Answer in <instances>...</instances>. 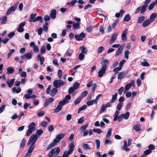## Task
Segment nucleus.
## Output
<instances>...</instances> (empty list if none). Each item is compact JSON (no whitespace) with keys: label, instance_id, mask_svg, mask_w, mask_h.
<instances>
[{"label":"nucleus","instance_id":"bb28decb","mask_svg":"<svg viewBox=\"0 0 157 157\" xmlns=\"http://www.w3.org/2000/svg\"><path fill=\"white\" fill-rule=\"evenodd\" d=\"M12 92L13 93H19L21 91V89L20 88H19L17 89H16V87H14L12 89Z\"/></svg>","mask_w":157,"mask_h":157},{"label":"nucleus","instance_id":"a19ab883","mask_svg":"<svg viewBox=\"0 0 157 157\" xmlns=\"http://www.w3.org/2000/svg\"><path fill=\"white\" fill-rule=\"evenodd\" d=\"M56 144V143L54 142V141L51 144L47 147V150H48L51 148L53 147L54 146H55L56 145L55 144Z\"/></svg>","mask_w":157,"mask_h":157},{"label":"nucleus","instance_id":"9b49d317","mask_svg":"<svg viewBox=\"0 0 157 157\" xmlns=\"http://www.w3.org/2000/svg\"><path fill=\"white\" fill-rule=\"evenodd\" d=\"M85 35L82 32L79 35H76L75 36V38L78 41L82 40L85 37Z\"/></svg>","mask_w":157,"mask_h":157},{"label":"nucleus","instance_id":"b1692460","mask_svg":"<svg viewBox=\"0 0 157 157\" xmlns=\"http://www.w3.org/2000/svg\"><path fill=\"white\" fill-rule=\"evenodd\" d=\"M151 22L149 19L145 20L143 23V26L145 27L150 24Z\"/></svg>","mask_w":157,"mask_h":157},{"label":"nucleus","instance_id":"9d476101","mask_svg":"<svg viewBox=\"0 0 157 157\" xmlns=\"http://www.w3.org/2000/svg\"><path fill=\"white\" fill-rule=\"evenodd\" d=\"M54 101V99L53 98H50L45 100L44 104V107H47L48 105L51 104Z\"/></svg>","mask_w":157,"mask_h":157},{"label":"nucleus","instance_id":"e2e57ef3","mask_svg":"<svg viewBox=\"0 0 157 157\" xmlns=\"http://www.w3.org/2000/svg\"><path fill=\"white\" fill-rule=\"evenodd\" d=\"M123 103H119L117 105V109L118 110H120L121 109Z\"/></svg>","mask_w":157,"mask_h":157},{"label":"nucleus","instance_id":"09e8293b","mask_svg":"<svg viewBox=\"0 0 157 157\" xmlns=\"http://www.w3.org/2000/svg\"><path fill=\"white\" fill-rule=\"evenodd\" d=\"M25 144V138H23L21 141V143L20 144V146L23 148L24 147Z\"/></svg>","mask_w":157,"mask_h":157},{"label":"nucleus","instance_id":"603ef678","mask_svg":"<svg viewBox=\"0 0 157 157\" xmlns=\"http://www.w3.org/2000/svg\"><path fill=\"white\" fill-rule=\"evenodd\" d=\"M121 69V67H117L115 68L113 70V71L114 72H115L116 73H118V71H120Z\"/></svg>","mask_w":157,"mask_h":157},{"label":"nucleus","instance_id":"1a4fd4ad","mask_svg":"<svg viewBox=\"0 0 157 157\" xmlns=\"http://www.w3.org/2000/svg\"><path fill=\"white\" fill-rule=\"evenodd\" d=\"M65 105V103L63 101H60L56 108L55 109L54 112L57 113L60 111L62 109V106Z\"/></svg>","mask_w":157,"mask_h":157},{"label":"nucleus","instance_id":"2eb2a0df","mask_svg":"<svg viewBox=\"0 0 157 157\" xmlns=\"http://www.w3.org/2000/svg\"><path fill=\"white\" fill-rule=\"evenodd\" d=\"M40 21V22L42 23L43 22V20L41 16H38L36 18L34 19V20H29L30 22H34L36 21Z\"/></svg>","mask_w":157,"mask_h":157},{"label":"nucleus","instance_id":"f8f14e48","mask_svg":"<svg viewBox=\"0 0 157 157\" xmlns=\"http://www.w3.org/2000/svg\"><path fill=\"white\" fill-rule=\"evenodd\" d=\"M25 22H23L20 24L19 27L17 29V30L18 32L21 33L24 31V29L23 27L25 25Z\"/></svg>","mask_w":157,"mask_h":157},{"label":"nucleus","instance_id":"423d86ee","mask_svg":"<svg viewBox=\"0 0 157 157\" xmlns=\"http://www.w3.org/2000/svg\"><path fill=\"white\" fill-rule=\"evenodd\" d=\"M65 135V133H61L58 134L56 136V137L54 139V142L57 143L59 142L60 140L64 137Z\"/></svg>","mask_w":157,"mask_h":157},{"label":"nucleus","instance_id":"49530a36","mask_svg":"<svg viewBox=\"0 0 157 157\" xmlns=\"http://www.w3.org/2000/svg\"><path fill=\"white\" fill-rule=\"evenodd\" d=\"M95 142L97 146L96 148L98 149L100 147V141L96 139L95 140Z\"/></svg>","mask_w":157,"mask_h":157},{"label":"nucleus","instance_id":"393cba45","mask_svg":"<svg viewBox=\"0 0 157 157\" xmlns=\"http://www.w3.org/2000/svg\"><path fill=\"white\" fill-rule=\"evenodd\" d=\"M133 129L136 132H138L141 130V128L140 124H136L133 128Z\"/></svg>","mask_w":157,"mask_h":157},{"label":"nucleus","instance_id":"f257e3e1","mask_svg":"<svg viewBox=\"0 0 157 157\" xmlns=\"http://www.w3.org/2000/svg\"><path fill=\"white\" fill-rule=\"evenodd\" d=\"M108 63V61L106 59H104L101 62V64L103 65V66L101 67V70H99L98 72V76L99 77H102L103 75L105 73L107 64Z\"/></svg>","mask_w":157,"mask_h":157},{"label":"nucleus","instance_id":"4468645a","mask_svg":"<svg viewBox=\"0 0 157 157\" xmlns=\"http://www.w3.org/2000/svg\"><path fill=\"white\" fill-rule=\"evenodd\" d=\"M124 46H121L119 47L116 52L115 56H119L122 52Z\"/></svg>","mask_w":157,"mask_h":157},{"label":"nucleus","instance_id":"338daca9","mask_svg":"<svg viewBox=\"0 0 157 157\" xmlns=\"http://www.w3.org/2000/svg\"><path fill=\"white\" fill-rule=\"evenodd\" d=\"M84 121V118L83 117H81V118L78 120V124H82Z\"/></svg>","mask_w":157,"mask_h":157},{"label":"nucleus","instance_id":"c85d7f7f","mask_svg":"<svg viewBox=\"0 0 157 157\" xmlns=\"http://www.w3.org/2000/svg\"><path fill=\"white\" fill-rule=\"evenodd\" d=\"M122 116V117H123V118L125 120H127L129 117V116L130 113L128 112H127L125 114H121Z\"/></svg>","mask_w":157,"mask_h":157},{"label":"nucleus","instance_id":"3c124183","mask_svg":"<svg viewBox=\"0 0 157 157\" xmlns=\"http://www.w3.org/2000/svg\"><path fill=\"white\" fill-rule=\"evenodd\" d=\"M88 125L87 124L85 125H82L80 128V130L82 131L85 130L86 128L88 127Z\"/></svg>","mask_w":157,"mask_h":157},{"label":"nucleus","instance_id":"473e14b6","mask_svg":"<svg viewBox=\"0 0 157 157\" xmlns=\"http://www.w3.org/2000/svg\"><path fill=\"white\" fill-rule=\"evenodd\" d=\"M124 11L121 10H120L119 13H117L115 14V17H118L121 15L122 16L124 13Z\"/></svg>","mask_w":157,"mask_h":157},{"label":"nucleus","instance_id":"dca6fc26","mask_svg":"<svg viewBox=\"0 0 157 157\" xmlns=\"http://www.w3.org/2000/svg\"><path fill=\"white\" fill-rule=\"evenodd\" d=\"M57 88L56 87L52 89L50 92V94L52 97L54 96L58 92Z\"/></svg>","mask_w":157,"mask_h":157},{"label":"nucleus","instance_id":"8fccbe9b","mask_svg":"<svg viewBox=\"0 0 157 157\" xmlns=\"http://www.w3.org/2000/svg\"><path fill=\"white\" fill-rule=\"evenodd\" d=\"M48 129L50 132H52L54 129V128L52 125H50L48 128Z\"/></svg>","mask_w":157,"mask_h":157},{"label":"nucleus","instance_id":"6e6d98bb","mask_svg":"<svg viewBox=\"0 0 157 157\" xmlns=\"http://www.w3.org/2000/svg\"><path fill=\"white\" fill-rule=\"evenodd\" d=\"M155 2H152L149 6L148 7V9L149 10H151L154 7V6L155 5Z\"/></svg>","mask_w":157,"mask_h":157},{"label":"nucleus","instance_id":"c756f323","mask_svg":"<svg viewBox=\"0 0 157 157\" xmlns=\"http://www.w3.org/2000/svg\"><path fill=\"white\" fill-rule=\"evenodd\" d=\"M117 94V93H116L112 96V98L111 101V103H113L116 101Z\"/></svg>","mask_w":157,"mask_h":157},{"label":"nucleus","instance_id":"a18cd8bd","mask_svg":"<svg viewBox=\"0 0 157 157\" xmlns=\"http://www.w3.org/2000/svg\"><path fill=\"white\" fill-rule=\"evenodd\" d=\"M111 131H112V128H110L109 129L108 131V132L106 134V137L107 138H108L111 135Z\"/></svg>","mask_w":157,"mask_h":157},{"label":"nucleus","instance_id":"6e6552de","mask_svg":"<svg viewBox=\"0 0 157 157\" xmlns=\"http://www.w3.org/2000/svg\"><path fill=\"white\" fill-rule=\"evenodd\" d=\"M146 5H143L142 6H140L138 7L135 13V14L140 12L141 13H144L146 10Z\"/></svg>","mask_w":157,"mask_h":157},{"label":"nucleus","instance_id":"e433bc0d","mask_svg":"<svg viewBox=\"0 0 157 157\" xmlns=\"http://www.w3.org/2000/svg\"><path fill=\"white\" fill-rule=\"evenodd\" d=\"M124 73L123 72H121V73H120L118 75V79H121L123 78L124 77Z\"/></svg>","mask_w":157,"mask_h":157},{"label":"nucleus","instance_id":"6ab92c4d","mask_svg":"<svg viewBox=\"0 0 157 157\" xmlns=\"http://www.w3.org/2000/svg\"><path fill=\"white\" fill-rule=\"evenodd\" d=\"M34 149L31 147H29L27 152L25 154L24 157H30L31 155V153L32 152Z\"/></svg>","mask_w":157,"mask_h":157},{"label":"nucleus","instance_id":"cd10ccee","mask_svg":"<svg viewBox=\"0 0 157 157\" xmlns=\"http://www.w3.org/2000/svg\"><path fill=\"white\" fill-rule=\"evenodd\" d=\"M7 72L8 74H11L13 73L14 71V69L10 67H7Z\"/></svg>","mask_w":157,"mask_h":157},{"label":"nucleus","instance_id":"412c9836","mask_svg":"<svg viewBox=\"0 0 157 157\" xmlns=\"http://www.w3.org/2000/svg\"><path fill=\"white\" fill-rule=\"evenodd\" d=\"M15 79H12L10 81L8 80L6 82V83L8 85L9 87H11L13 86L14 84Z\"/></svg>","mask_w":157,"mask_h":157},{"label":"nucleus","instance_id":"72a5a7b5","mask_svg":"<svg viewBox=\"0 0 157 157\" xmlns=\"http://www.w3.org/2000/svg\"><path fill=\"white\" fill-rule=\"evenodd\" d=\"M87 107V106L86 105H84L81 107H80L78 110V113H79L82 110H83L85 109Z\"/></svg>","mask_w":157,"mask_h":157},{"label":"nucleus","instance_id":"a878e982","mask_svg":"<svg viewBox=\"0 0 157 157\" xmlns=\"http://www.w3.org/2000/svg\"><path fill=\"white\" fill-rule=\"evenodd\" d=\"M157 14L155 13H152L151 15L150 18V20L151 22L153 21L155 19V17L157 16Z\"/></svg>","mask_w":157,"mask_h":157},{"label":"nucleus","instance_id":"a211bd4d","mask_svg":"<svg viewBox=\"0 0 157 157\" xmlns=\"http://www.w3.org/2000/svg\"><path fill=\"white\" fill-rule=\"evenodd\" d=\"M16 6H12L10 7L7 12L6 15H8L10 14L12 11H14L16 9Z\"/></svg>","mask_w":157,"mask_h":157},{"label":"nucleus","instance_id":"5fc2aeb1","mask_svg":"<svg viewBox=\"0 0 157 157\" xmlns=\"http://www.w3.org/2000/svg\"><path fill=\"white\" fill-rule=\"evenodd\" d=\"M55 149H52L51 150L50 152L49 153L48 155L50 154V155H49L48 157H53L52 155L54 154L55 152Z\"/></svg>","mask_w":157,"mask_h":157},{"label":"nucleus","instance_id":"7c9ffc66","mask_svg":"<svg viewBox=\"0 0 157 157\" xmlns=\"http://www.w3.org/2000/svg\"><path fill=\"white\" fill-rule=\"evenodd\" d=\"M73 27L74 29H79L80 27L79 23L77 22L74 23L73 25Z\"/></svg>","mask_w":157,"mask_h":157},{"label":"nucleus","instance_id":"f704fd0d","mask_svg":"<svg viewBox=\"0 0 157 157\" xmlns=\"http://www.w3.org/2000/svg\"><path fill=\"white\" fill-rule=\"evenodd\" d=\"M131 17L129 14H127L124 18V21H128L130 20Z\"/></svg>","mask_w":157,"mask_h":157},{"label":"nucleus","instance_id":"4c0bfd02","mask_svg":"<svg viewBox=\"0 0 157 157\" xmlns=\"http://www.w3.org/2000/svg\"><path fill=\"white\" fill-rule=\"evenodd\" d=\"M145 18L144 16H142L139 17L138 20V22L139 23H141L145 19Z\"/></svg>","mask_w":157,"mask_h":157},{"label":"nucleus","instance_id":"de8ad7c7","mask_svg":"<svg viewBox=\"0 0 157 157\" xmlns=\"http://www.w3.org/2000/svg\"><path fill=\"white\" fill-rule=\"evenodd\" d=\"M93 132L98 134H100L102 132L101 129L98 128H94L93 129Z\"/></svg>","mask_w":157,"mask_h":157},{"label":"nucleus","instance_id":"13d9d810","mask_svg":"<svg viewBox=\"0 0 157 157\" xmlns=\"http://www.w3.org/2000/svg\"><path fill=\"white\" fill-rule=\"evenodd\" d=\"M124 88L123 86L121 87L118 90V91L119 93V94L120 95H121L122 94V93L124 90Z\"/></svg>","mask_w":157,"mask_h":157},{"label":"nucleus","instance_id":"aec40b11","mask_svg":"<svg viewBox=\"0 0 157 157\" xmlns=\"http://www.w3.org/2000/svg\"><path fill=\"white\" fill-rule=\"evenodd\" d=\"M117 36V34H114L112 35L111 39L109 40V44H112L116 40Z\"/></svg>","mask_w":157,"mask_h":157},{"label":"nucleus","instance_id":"ddd939ff","mask_svg":"<svg viewBox=\"0 0 157 157\" xmlns=\"http://www.w3.org/2000/svg\"><path fill=\"white\" fill-rule=\"evenodd\" d=\"M127 29H125L123 31L121 35V39L123 41H126L127 40L126 34L127 33Z\"/></svg>","mask_w":157,"mask_h":157},{"label":"nucleus","instance_id":"864d4df0","mask_svg":"<svg viewBox=\"0 0 157 157\" xmlns=\"http://www.w3.org/2000/svg\"><path fill=\"white\" fill-rule=\"evenodd\" d=\"M129 53V51L128 50H127L124 52V56L125 58L128 59V55Z\"/></svg>","mask_w":157,"mask_h":157},{"label":"nucleus","instance_id":"39448f33","mask_svg":"<svg viewBox=\"0 0 157 157\" xmlns=\"http://www.w3.org/2000/svg\"><path fill=\"white\" fill-rule=\"evenodd\" d=\"M64 83H66L65 82L61 80H55L53 82V86L58 88Z\"/></svg>","mask_w":157,"mask_h":157},{"label":"nucleus","instance_id":"c9c22d12","mask_svg":"<svg viewBox=\"0 0 157 157\" xmlns=\"http://www.w3.org/2000/svg\"><path fill=\"white\" fill-rule=\"evenodd\" d=\"M85 57V55L82 53H81L79 54L78 56V59L82 61L83 60Z\"/></svg>","mask_w":157,"mask_h":157},{"label":"nucleus","instance_id":"680f3d73","mask_svg":"<svg viewBox=\"0 0 157 157\" xmlns=\"http://www.w3.org/2000/svg\"><path fill=\"white\" fill-rule=\"evenodd\" d=\"M75 90L72 86L68 90V93L69 94H71L72 92H74Z\"/></svg>","mask_w":157,"mask_h":157},{"label":"nucleus","instance_id":"f03ea898","mask_svg":"<svg viewBox=\"0 0 157 157\" xmlns=\"http://www.w3.org/2000/svg\"><path fill=\"white\" fill-rule=\"evenodd\" d=\"M38 138L37 135H32L30 137L29 141L27 143V145L31 144L30 147L34 149L35 144Z\"/></svg>","mask_w":157,"mask_h":157},{"label":"nucleus","instance_id":"4be33fe9","mask_svg":"<svg viewBox=\"0 0 157 157\" xmlns=\"http://www.w3.org/2000/svg\"><path fill=\"white\" fill-rule=\"evenodd\" d=\"M98 103V101H96V100H92L90 101H88L86 103V104L88 106H90L94 103H95L97 104Z\"/></svg>","mask_w":157,"mask_h":157},{"label":"nucleus","instance_id":"4d7b16f0","mask_svg":"<svg viewBox=\"0 0 157 157\" xmlns=\"http://www.w3.org/2000/svg\"><path fill=\"white\" fill-rule=\"evenodd\" d=\"M15 52V50L14 49H12L10 50V52L8 53L7 54V56L9 58Z\"/></svg>","mask_w":157,"mask_h":157},{"label":"nucleus","instance_id":"69168bd1","mask_svg":"<svg viewBox=\"0 0 157 157\" xmlns=\"http://www.w3.org/2000/svg\"><path fill=\"white\" fill-rule=\"evenodd\" d=\"M79 84L78 82H75L74 84L72 87L75 89V90H77L78 87V86H79Z\"/></svg>","mask_w":157,"mask_h":157},{"label":"nucleus","instance_id":"20e7f679","mask_svg":"<svg viewBox=\"0 0 157 157\" xmlns=\"http://www.w3.org/2000/svg\"><path fill=\"white\" fill-rule=\"evenodd\" d=\"M35 124L34 122L31 123L29 126V129L28 130L26 136H29L35 130Z\"/></svg>","mask_w":157,"mask_h":157},{"label":"nucleus","instance_id":"58836bf2","mask_svg":"<svg viewBox=\"0 0 157 157\" xmlns=\"http://www.w3.org/2000/svg\"><path fill=\"white\" fill-rule=\"evenodd\" d=\"M88 94V91L85 90L83 91L82 93H81V95L80 96V97H81V98H84L86 97Z\"/></svg>","mask_w":157,"mask_h":157},{"label":"nucleus","instance_id":"2f4dec72","mask_svg":"<svg viewBox=\"0 0 157 157\" xmlns=\"http://www.w3.org/2000/svg\"><path fill=\"white\" fill-rule=\"evenodd\" d=\"M80 49L81 50L83 54H86L87 52V50L86 48L83 46H81L80 48Z\"/></svg>","mask_w":157,"mask_h":157},{"label":"nucleus","instance_id":"7ed1b4c3","mask_svg":"<svg viewBox=\"0 0 157 157\" xmlns=\"http://www.w3.org/2000/svg\"><path fill=\"white\" fill-rule=\"evenodd\" d=\"M69 149L68 151H66L63 152L62 157H69L68 155H71L74 150L75 146L74 142H72L69 145Z\"/></svg>","mask_w":157,"mask_h":157},{"label":"nucleus","instance_id":"0eeeda50","mask_svg":"<svg viewBox=\"0 0 157 157\" xmlns=\"http://www.w3.org/2000/svg\"><path fill=\"white\" fill-rule=\"evenodd\" d=\"M33 53V52L32 51H31L29 52L26 53L24 55L21 56V58L22 59H30L32 58V56Z\"/></svg>","mask_w":157,"mask_h":157},{"label":"nucleus","instance_id":"774afa93","mask_svg":"<svg viewBox=\"0 0 157 157\" xmlns=\"http://www.w3.org/2000/svg\"><path fill=\"white\" fill-rule=\"evenodd\" d=\"M62 75V71L60 69L58 70V76L59 78H61Z\"/></svg>","mask_w":157,"mask_h":157},{"label":"nucleus","instance_id":"bf43d9fd","mask_svg":"<svg viewBox=\"0 0 157 157\" xmlns=\"http://www.w3.org/2000/svg\"><path fill=\"white\" fill-rule=\"evenodd\" d=\"M104 49L105 48L103 47H100L98 49V53H101L102 51L104 50Z\"/></svg>","mask_w":157,"mask_h":157},{"label":"nucleus","instance_id":"052dcab7","mask_svg":"<svg viewBox=\"0 0 157 157\" xmlns=\"http://www.w3.org/2000/svg\"><path fill=\"white\" fill-rule=\"evenodd\" d=\"M141 65L144 66L149 67L150 66L149 64L146 62H142L141 63Z\"/></svg>","mask_w":157,"mask_h":157},{"label":"nucleus","instance_id":"0e129e2a","mask_svg":"<svg viewBox=\"0 0 157 157\" xmlns=\"http://www.w3.org/2000/svg\"><path fill=\"white\" fill-rule=\"evenodd\" d=\"M126 62L125 59H123L119 63V67H121V68L123 67V66Z\"/></svg>","mask_w":157,"mask_h":157},{"label":"nucleus","instance_id":"5701e85b","mask_svg":"<svg viewBox=\"0 0 157 157\" xmlns=\"http://www.w3.org/2000/svg\"><path fill=\"white\" fill-rule=\"evenodd\" d=\"M71 98V96L69 95H68L65 97L64 100L61 101H63L64 102L65 104L68 102V101Z\"/></svg>","mask_w":157,"mask_h":157},{"label":"nucleus","instance_id":"79ce46f5","mask_svg":"<svg viewBox=\"0 0 157 157\" xmlns=\"http://www.w3.org/2000/svg\"><path fill=\"white\" fill-rule=\"evenodd\" d=\"M7 19V17L6 16H4L2 18L1 21V23L2 24H4L6 23Z\"/></svg>","mask_w":157,"mask_h":157},{"label":"nucleus","instance_id":"c03bdc74","mask_svg":"<svg viewBox=\"0 0 157 157\" xmlns=\"http://www.w3.org/2000/svg\"><path fill=\"white\" fill-rule=\"evenodd\" d=\"M106 108V107L105 106V105H104V104L102 105V106H101V109L99 112V113H103V112H104V111H105Z\"/></svg>","mask_w":157,"mask_h":157},{"label":"nucleus","instance_id":"ea45409f","mask_svg":"<svg viewBox=\"0 0 157 157\" xmlns=\"http://www.w3.org/2000/svg\"><path fill=\"white\" fill-rule=\"evenodd\" d=\"M82 147L85 149H91L89 145L86 144H83L82 145Z\"/></svg>","mask_w":157,"mask_h":157},{"label":"nucleus","instance_id":"f3484780","mask_svg":"<svg viewBox=\"0 0 157 157\" xmlns=\"http://www.w3.org/2000/svg\"><path fill=\"white\" fill-rule=\"evenodd\" d=\"M56 11L55 9L52 10L50 14V17L53 19H54L56 17Z\"/></svg>","mask_w":157,"mask_h":157},{"label":"nucleus","instance_id":"37998d69","mask_svg":"<svg viewBox=\"0 0 157 157\" xmlns=\"http://www.w3.org/2000/svg\"><path fill=\"white\" fill-rule=\"evenodd\" d=\"M82 99L81 97H80L77 98L75 101V104L77 105L79 103L81 102Z\"/></svg>","mask_w":157,"mask_h":157}]
</instances>
